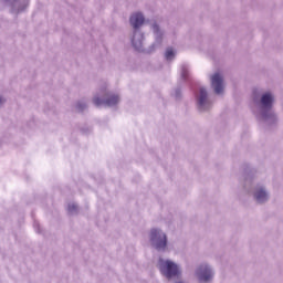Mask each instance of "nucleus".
I'll list each match as a JSON object with an SVG mask.
<instances>
[{"label":"nucleus","instance_id":"f8f14e48","mask_svg":"<svg viewBox=\"0 0 283 283\" xmlns=\"http://www.w3.org/2000/svg\"><path fill=\"white\" fill-rule=\"evenodd\" d=\"M76 209V206L72 205V206H69V211H74Z\"/></svg>","mask_w":283,"mask_h":283},{"label":"nucleus","instance_id":"20e7f679","mask_svg":"<svg viewBox=\"0 0 283 283\" xmlns=\"http://www.w3.org/2000/svg\"><path fill=\"white\" fill-rule=\"evenodd\" d=\"M118 96L117 95H108L106 96V99L103 101L99 97H95L93 99V103L98 107L99 105H107L108 107H112L113 105H118Z\"/></svg>","mask_w":283,"mask_h":283},{"label":"nucleus","instance_id":"4468645a","mask_svg":"<svg viewBox=\"0 0 283 283\" xmlns=\"http://www.w3.org/2000/svg\"><path fill=\"white\" fill-rule=\"evenodd\" d=\"M132 43H133L134 48H138V45H136V41L134 39L132 40Z\"/></svg>","mask_w":283,"mask_h":283},{"label":"nucleus","instance_id":"423d86ee","mask_svg":"<svg viewBox=\"0 0 283 283\" xmlns=\"http://www.w3.org/2000/svg\"><path fill=\"white\" fill-rule=\"evenodd\" d=\"M143 23H145V17L143 15V13L137 12L130 15V24L135 30H138V28L143 25Z\"/></svg>","mask_w":283,"mask_h":283},{"label":"nucleus","instance_id":"39448f33","mask_svg":"<svg viewBox=\"0 0 283 283\" xmlns=\"http://www.w3.org/2000/svg\"><path fill=\"white\" fill-rule=\"evenodd\" d=\"M198 277L200 282H209L213 277L211 269L208 265H200L197 270Z\"/></svg>","mask_w":283,"mask_h":283},{"label":"nucleus","instance_id":"f03ea898","mask_svg":"<svg viewBox=\"0 0 283 283\" xmlns=\"http://www.w3.org/2000/svg\"><path fill=\"white\" fill-rule=\"evenodd\" d=\"M150 242L155 245L157 251H165V249H167V235L158 229L151 230Z\"/></svg>","mask_w":283,"mask_h":283},{"label":"nucleus","instance_id":"ddd939ff","mask_svg":"<svg viewBox=\"0 0 283 283\" xmlns=\"http://www.w3.org/2000/svg\"><path fill=\"white\" fill-rule=\"evenodd\" d=\"M153 29L155 30V32H158V27L156 24L153 25Z\"/></svg>","mask_w":283,"mask_h":283},{"label":"nucleus","instance_id":"2eb2a0df","mask_svg":"<svg viewBox=\"0 0 283 283\" xmlns=\"http://www.w3.org/2000/svg\"><path fill=\"white\" fill-rule=\"evenodd\" d=\"M139 45H143V42H142V41H139Z\"/></svg>","mask_w":283,"mask_h":283},{"label":"nucleus","instance_id":"9d476101","mask_svg":"<svg viewBox=\"0 0 283 283\" xmlns=\"http://www.w3.org/2000/svg\"><path fill=\"white\" fill-rule=\"evenodd\" d=\"M165 59L166 61H174V59H176V51L174 50V48L166 49Z\"/></svg>","mask_w":283,"mask_h":283},{"label":"nucleus","instance_id":"7ed1b4c3","mask_svg":"<svg viewBox=\"0 0 283 283\" xmlns=\"http://www.w3.org/2000/svg\"><path fill=\"white\" fill-rule=\"evenodd\" d=\"M224 80L222 78V75L220 73H216L211 77V85L216 92V94H222L224 92Z\"/></svg>","mask_w":283,"mask_h":283},{"label":"nucleus","instance_id":"1a4fd4ad","mask_svg":"<svg viewBox=\"0 0 283 283\" xmlns=\"http://www.w3.org/2000/svg\"><path fill=\"white\" fill-rule=\"evenodd\" d=\"M269 196L266 195V191H264V189H259L255 192V200H258L259 202H266Z\"/></svg>","mask_w":283,"mask_h":283},{"label":"nucleus","instance_id":"0eeeda50","mask_svg":"<svg viewBox=\"0 0 283 283\" xmlns=\"http://www.w3.org/2000/svg\"><path fill=\"white\" fill-rule=\"evenodd\" d=\"M261 103L263 107H268V109H271L273 107V95L271 93H265L261 97Z\"/></svg>","mask_w":283,"mask_h":283},{"label":"nucleus","instance_id":"dca6fc26","mask_svg":"<svg viewBox=\"0 0 283 283\" xmlns=\"http://www.w3.org/2000/svg\"><path fill=\"white\" fill-rule=\"evenodd\" d=\"M0 103H1V97H0Z\"/></svg>","mask_w":283,"mask_h":283},{"label":"nucleus","instance_id":"6e6552de","mask_svg":"<svg viewBox=\"0 0 283 283\" xmlns=\"http://www.w3.org/2000/svg\"><path fill=\"white\" fill-rule=\"evenodd\" d=\"M207 90L205 88H200V94L198 97V105L200 108L205 107V105H207L208 101H207Z\"/></svg>","mask_w":283,"mask_h":283},{"label":"nucleus","instance_id":"f257e3e1","mask_svg":"<svg viewBox=\"0 0 283 283\" xmlns=\"http://www.w3.org/2000/svg\"><path fill=\"white\" fill-rule=\"evenodd\" d=\"M159 271L167 277V280H174L178 275V265L176 263L167 260H159Z\"/></svg>","mask_w":283,"mask_h":283},{"label":"nucleus","instance_id":"9b49d317","mask_svg":"<svg viewBox=\"0 0 283 283\" xmlns=\"http://www.w3.org/2000/svg\"><path fill=\"white\" fill-rule=\"evenodd\" d=\"M181 76H182L184 78H187V76H189V72L184 71V72L181 73Z\"/></svg>","mask_w":283,"mask_h":283}]
</instances>
